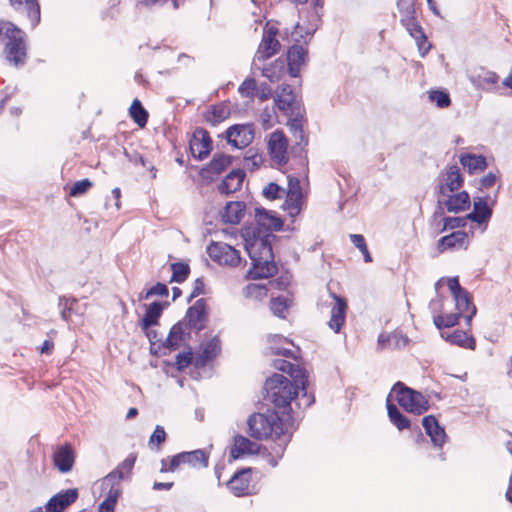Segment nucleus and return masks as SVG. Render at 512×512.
<instances>
[{"instance_id":"obj_32","label":"nucleus","mask_w":512,"mask_h":512,"mask_svg":"<svg viewBox=\"0 0 512 512\" xmlns=\"http://www.w3.org/2000/svg\"><path fill=\"white\" fill-rule=\"evenodd\" d=\"M246 205L242 201L228 202L221 212V219L228 224H238L245 215Z\"/></svg>"},{"instance_id":"obj_59","label":"nucleus","mask_w":512,"mask_h":512,"mask_svg":"<svg viewBox=\"0 0 512 512\" xmlns=\"http://www.w3.org/2000/svg\"><path fill=\"white\" fill-rule=\"evenodd\" d=\"M154 295H160V296H167L168 295V288L165 284L157 283L153 287H151L145 294L144 298L148 299L151 296Z\"/></svg>"},{"instance_id":"obj_15","label":"nucleus","mask_w":512,"mask_h":512,"mask_svg":"<svg viewBox=\"0 0 512 512\" xmlns=\"http://www.w3.org/2000/svg\"><path fill=\"white\" fill-rule=\"evenodd\" d=\"M302 191L300 181L296 177H288V190L286 200L284 202V209L288 210L291 217H295L301 210Z\"/></svg>"},{"instance_id":"obj_34","label":"nucleus","mask_w":512,"mask_h":512,"mask_svg":"<svg viewBox=\"0 0 512 512\" xmlns=\"http://www.w3.org/2000/svg\"><path fill=\"white\" fill-rule=\"evenodd\" d=\"M492 215V209L488 206L487 197H479L474 201L473 211L467 214L468 220L482 224L487 222Z\"/></svg>"},{"instance_id":"obj_17","label":"nucleus","mask_w":512,"mask_h":512,"mask_svg":"<svg viewBox=\"0 0 512 512\" xmlns=\"http://www.w3.org/2000/svg\"><path fill=\"white\" fill-rule=\"evenodd\" d=\"M182 464H189L193 467H207L208 456L203 450L181 452L170 458V469L176 470Z\"/></svg>"},{"instance_id":"obj_31","label":"nucleus","mask_w":512,"mask_h":512,"mask_svg":"<svg viewBox=\"0 0 512 512\" xmlns=\"http://www.w3.org/2000/svg\"><path fill=\"white\" fill-rule=\"evenodd\" d=\"M221 344L218 337H213L201 346V352L195 359L196 366H205L209 361L218 356Z\"/></svg>"},{"instance_id":"obj_9","label":"nucleus","mask_w":512,"mask_h":512,"mask_svg":"<svg viewBox=\"0 0 512 512\" xmlns=\"http://www.w3.org/2000/svg\"><path fill=\"white\" fill-rule=\"evenodd\" d=\"M210 258L220 265L237 266L240 261V253L238 250L224 242H214L207 248Z\"/></svg>"},{"instance_id":"obj_53","label":"nucleus","mask_w":512,"mask_h":512,"mask_svg":"<svg viewBox=\"0 0 512 512\" xmlns=\"http://www.w3.org/2000/svg\"><path fill=\"white\" fill-rule=\"evenodd\" d=\"M287 308L288 306L285 298L278 297L271 300L270 309L275 316L284 318Z\"/></svg>"},{"instance_id":"obj_37","label":"nucleus","mask_w":512,"mask_h":512,"mask_svg":"<svg viewBox=\"0 0 512 512\" xmlns=\"http://www.w3.org/2000/svg\"><path fill=\"white\" fill-rule=\"evenodd\" d=\"M441 336L451 344L460 346L462 348H468L471 350L475 349V339L468 335L467 332L461 330H455L452 333L445 334L441 333Z\"/></svg>"},{"instance_id":"obj_7","label":"nucleus","mask_w":512,"mask_h":512,"mask_svg":"<svg viewBox=\"0 0 512 512\" xmlns=\"http://www.w3.org/2000/svg\"><path fill=\"white\" fill-rule=\"evenodd\" d=\"M447 284L454 297L458 313L462 315L469 312L465 319L467 324L470 325L473 316L476 314V307L472 305L469 293L461 287L458 277L449 278Z\"/></svg>"},{"instance_id":"obj_61","label":"nucleus","mask_w":512,"mask_h":512,"mask_svg":"<svg viewBox=\"0 0 512 512\" xmlns=\"http://www.w3.org/2000/svg\"><path fill=\"white\" fill-rule=\"evenodd\" d=\"M416 41V44L418 46L419 53L421 57L426 56V54L429 52L431 45L427 41V37L424 34L423 38H414Z\"/></svg>"},{"instance_id":"obj_21","label":"nucleus","mask_w":512,"mask_h":512,"mask_svg":"<svg viewBox=\"0 0 512 512\" xmlns=\"http://www.w3.org/2000/svg\"><path fill=\"white\" fill-rule=\"evenodd\" d=\"M206 303L204 299H199L195 304L188 308L186 319L189 329L200 331L204 328L206 322Z\"/></svg>"},{"instance_id":"obj_51","label":"nucleus","mask_w":512,"mask_h":512,"mask_svg":"<svg viewBox=\"0 0 512 512\" xmlns=\"http://www.w3.org/2000/svg\"><path fill=\"white\" fill-rule=\"evenodd\" d=\"M429 99L432 102L436 103V105L439 108H446L451 103L449 94L447 92L439 91V90L431 91L429 93Z\"/></svg>"},{"instance_id":"obj_57","label":"nucleus","mask_w":512,"mask_h":512,"mask_svg":"<svg viewBox=\"0 0 512 512\" xmlns=\"http://www.w3.org/2000/svg\"><path fill=\"white\" fill-rule=\"evenodd\" d=\"M165 440H166V432H165L164 428L160 425H157L155 427L154 432L152 433V435L149 438V444L153 445L154 443H156L157 445H160V444L164 443Z\"/></svg>"},{"instance_id":"obj_25","label":"nucleus","mask_w":512,"mask_h":512,"mask_svg":"<svg viewBox=\"0 0 512 512\" xmlns=\"http://www.w3.org/2000/svg\"><path fill=\"white\" fill-rule=\"evenodd\" d=\"M422 425L426 434L430 437L431 442L437 447H442L446 441L447 435L444 428L439 425L437 419L433 415L425 416L422 419Z\"/></svg>"},{"instance_id":"obj_36","label":"nucleus","mask_w":512,"mask_h":512,"mask_svg":"<svg viewBox=\"0 0 512 512\" xmlns=\"http://www.w3.org/2000/svg\"><path fill=\"white\" fill-rule=\"evenodd\" d=\"M290 132L296 140V145L292 148V151L302 152L304 147L307 145L308 140L304 135L303 124L300 118L290 119L287 123Z\"/></svg>"},{"instance_id":"obj_35","label":"nucleus","mask_w":512,"mask_h":512,"mask_svg":"<svg viewBox=\"0 0 512 512\" xmlns=\"http://www.w3.org/2000/svg\"><path fill=\"white\" fill-rule=\"evenodd\" d=\"M408 342V337L398 331L389 334L382 333L378 337V345L381 349H402Z\"/></svg>"},{"instance_id":"obj_42","label":"nucleus","mask_w":512,"mask_h":512,"mask_svg":"<svg viewBox=\"0 0 512 512\" xmlns=\"http://www.w3.org/2000/svg\"><path fill=\"white\" fill-rule=\"evenodd\" d=\"M294 100L295 97L291 86L284 85L282 86L280 92L277 94L275 98V103L278 109H280L281 111H288Z\"/></svg>"},{"instance_id":"obj_38","label":"nucleus","mask_w":512,"mask_h":512,"mask_svg":"<svg viewBox=\"0 0 512 512\" xmlns=\"http://www.w3.org/2000/svg\"><path fill=\"white\" fill-rule=\"evenodd\" d=\"M163 308V304L158 301H154L148 306L140 324L144 331L158 324V319L162 315Z\"/></svg>"},{"instance_id":"obj_30","label":"nucleus","mask_w":512,"mask_h":512,"mask_svg":"<svg viewBox=\"0 0 512 512\" xmlns=\"http://www.w3.org/2000/svg\"><path fill=\"white\" fill-rule=\"evenodd\" d=\"M53 462L55 467L62 473H67L72 470L74 465V453L69 445L59 447L53 455Z\"/></svg>"},{"instance_id":"obj_1","label":"nucleus","mask_w":512,"mask_h":512,"mask_svg":"<svg viewBox=\"0 0 512 512\" xmlns=\"http://www.w3.org/2000/svg\"><path fill=\"white\" fill-rule=\"evenodd\" d=\"M245 249L251 259L252 268L248 275L251 279H262L273 276L277 272L272 250V233L259 229H246L244 233Z\"/></svg>"},{"instance_id":"obj_4","label":"nucleus","mask_w":512,"mask_h":512,"mask_svg":"<svg viewBox=\"0 0 512 512\" xmlns=\"http://www.w3.org/2000/svg\"><path fill=\"white\" fill-rule=\"evenodd\" d=\"M5 39L6 59L15 66L24 65L27 56L25 33L9 21H0V40Z\"/></svg>"},{"instance_id":"obj_64","label":"nucleus","mask_w":512,"mask_h":512,"mask_svg":"<svg viewBox=\"0 0 512 512\" xmlns=\"http://www.w3.org/2000/svg\"><path fill=\"white\" fill-rule=\"evenodd\" d=\"M351 242L359 249H365L366 242L361 234H350Z\"/></svg>"},{"instance_id":"obj_49","label":"nucleus","mask_w":512,"mask_h":512,"mask_svg":"<svg viewBox=\"0 0 512 512\" xmlns=\"http://www.w3.org/2000/svg\"><path fill=\"white\" fill-rule=\"evenodd\" d=\"M257 90V83L253 78H246L238 88V92L244 98L253 99Z\"/></svg>"},{"instance_id":"obj_24","label":"nucleus","mask_w":512,"mask_h":512,"mask_svg":"<svg viewBox=\"0 0 512 512\" xmlns=\"http://www.w3.org/2000/svg\"><path fill=\"white\" fill-rule=\"evenodd\" d=\"M231 164V157L224 154H215L210 163L201 169L200 176L204 179L214 180Z\"/></svg>"},{"instance_id":"obj_46","label":"nucleus","mask_w":512,"mask_h":512,"mask_svg":"<svg viewBox=\"0 0 512 512\" xmlns=\"http://www.w3.org/2000/svg\"><path fill=\"white\" fill-rule=\"evenodd\" d=\"M284 71V62L276 60L272 65L262 69V75L268 78L271 82L278 81Z\"/></svg>"},{"instance_id":"obj_2","label":"nucleus","mask_w":512,"mask_h":512,"mask_svg":"<svg viewBox=\"0 0 512 512\" xmlns=\"http://www.w3.org/2000/svg\"><path fill=\"white\" fill-rule=\"evenodd\" d=\"M247 424L249 435L254 439L263 440L272 436L280 439L281 436H286L289 428L293 426V418L290 413L284 416L277 411H268L252 414Z\"/></svg>"},{"instance_id":"obj_56","label":"nucleus","mask_w":512,"mask_h":512,"mask_svg":"<svg viewBox=\"0 0 512 512\" xmlns=\"http://www.w3.org/2000/svg\"><path fill=\"white\" fill-rule=\"evenodd\" d=\"M192 359H193V356H192V352L191 351L179 353L176 356V366H177V369L178 370H184L185 368H187L191 364Z\"/></svg>"},{"instance_id":"obj_44","label":"nucleus","mask_w":512,"mask_h":512,"mask_svg":"<svg viewBox=\"0 0 512 512\" xmlns=\"http://www.w3.org/2000/svg\"><path fill=\"white\" fill-rule=\"evenodd\" d=\"M401 23L405 27V29L407 30V32L410 34L411 37H413V38H423L424 37V32H423L421 26L419 25V23L417 22L415 17L412 16L411 14L405 15L404 17H402Z\"/></svg>"},{"instance_id":"obj_40","label":"nucleus","mask_w":512,"mask_h":512,"mask_svg":"<svg viewBox=\"0 0 512 512\" xmlns=\"http://www.w3.org/2000/svg\"><path fill=\"white\" fill-rule=\"evenodd\" d=\"M460 163L471 174L476 171H483L487 167L486 158L482 155H462L460 157Z\"/></svg>"},{"instance_id":"obj_50","label":"nucleus","mask_w":512,"mask_h":512,"mask_svg":"<svg viewBox=\"0 0 512 512\" xmlns=\"http://www.w3.org/2000/svg\"><path fill=\"white\" fill-rule=\"evenodd\" d=\"M244 293L247 298L260 300L267 296V289L263 285L252 283L244 288Z\"/></svg>"},{"instance_id":"obj_5","label":"nucleus","mask_w":512,"mask_h":512,"mask_svg":"<svg viewBox=\"0 0 512 512\" xmlns=\"http://www.w3.org/2000/svg\"><path fill=\"white\" fill-rule=\"evenodd\" d=\"M392 394L407 412L421 415L429 409L428 400L420 392L405 386L402 382L394 384L390 395Z\"/></svg>"},{"instance_id":"obj_10","label":"nucleus","mask_w":512,"mask_h":512,"mask_svg":"<svg viewBox=\"0 0 512 512\" xmlns=\"http://www.w3.org/2000/svg\"><path fill=\"white\" fill-rule=\"evenodd\" d=\"M255 129L253 124H235L226 131V139L236 148H245L254 140Z\"/></svg>"},{"instance_id":"obj_45","label":"nucleus","mask_w":512,"mask_h":512,"mask_svg":"<svg viewBox=\"0 0 512 512\" xmlns=\"http://www.w3.org/2000/svg\"><path fill=\"white\" fill-rule=\"evenodd\" d=\"M172 277L170 282L181 283L187 279L190 273L189 265L182 262L171 264Z\"/></svg>"},{"instance_id":"obj_52","label":"nucleus","mask_w":512,"mask_h":512,"mask_svg":"<svg viewBox=\"0 0 512 512\" xmlns=\"http://www.w3.org/2000/svg\"><path fill=\"white\" fill-rule=\"evenodd\" d=\"M468 218L466 217H445L443 219V227L441 232L446 230H452L456 228H462L466 225Z\"/></svg>"},{"instance_id":"obj_6","label":"nucleus","mask_w":512,"mask_h":512,"mask_svg":"<svg viewBox=\"0 0 512 512\" xmlns=\"http://www.w3.org/2000/svg\"><path fill=\"white\" fill-rule=\"evenodd\" d=\"M464 182L463 176L460 173V168L457 165L446 167L440 172L437 178L436 194L438 196H447L449 193H454L460 190Z\"/></svg>"},{"instance_id":"obj_62","label":"nucleus","mask_w":512,"mask_h":512,"mask_svg":"<svg viewBox=\"0 0 512 512\" xmlns=\"http://www.w3.org/2000/svg\"><path fill=\"white\" fill-rule=\"evenodd\" d=\"M497 180V175L494 172H488L486 175H484L481 180V186L484 188L492 187Z\"/></svg>"},{"instance_id":"obj_22","label":"nucleus","mask_w":512,"mask_h":512,"mask_svg":"<svg viewBox=\"0 0 512 512\" xmlns=\"http://www.w3.org/2000/svg\"><path fill=\"white\" fill-rule=\"evenodd\" d=\"M255 218L257 222V227L249 228L250 230H256L259 229L263 232L271 233L272 230H279L281 229L283 223L279 217L276 215L266 211L263 208H256L255 209Z\"/></svg>"},{"instance_id":"obj_27","label":"nucleus","mask_w":512,"mask_h":512,"mask_svg":"<svg viewBox=\"0 0 512 512\" xmlns=\"http://www.w3.org/2000/svg\"><path fill=\"white\" fill-rule=\"evenodd\" d=\"M259 448L257 443L242 435H237L234 437V443L230 449V458L236 460L244 455L257 453Z\"/></svg>"},{"instance_id":"obj_39","label":"nucleus","mask_w":512,"mask_h":512,"mask_svg":"<svg viewBox=\"0 0 512 512\" xmlns=\"http://www.w3.org/2000/svg\"><path fill=\"white\" fill-rule=\"evenodd\" d=\"M102 485V490L106 493V498L99 505V512H113L117 499L121 493L120 486Z\"/></svg>"},{"instance_id":"obj_18","label":"nucleus","mask_w":512,"mask_h":512,"mask_svg":"<svg viewBox=\"0 0 512 512\" xmlns=\"http://www.w3.org/2000/svg\"><path fill=\"white\" fill-rule=\"evenodd\" d=\"M136 461V456L130 454L112 472L103 478V485L120 486V481L127 478Z\"/></svg>"},{"instance_id":"obj_19","label":"nucleus","mask_w":512,"mask_h":512,"mask_svg":"<svg viewBox=\"0 0 512 512\" xmlns=\"http://www.w3.org/2000/svg\"><path fill=\"white\" fill-rule=\"evenodd\" d=\"M78 498V491L75 488L60 491L47 502L45 509L47 512H62Z\"/></svg>"},{"instance_id":"obj_11","label":"nucleus","mask_w":512,"mask_h":512,"mask_svg":"<svg viewBox=\"0 0 512 512\" xmlns=\"http://www.w3.org/2000/svg\"><path fill=\"white\" fill-rule=\"evenodd\" d=\"M288 141L282 131L271 133L268 141V151L271 159L278 165H285L288 160Z\"/></svg>"},{"instance_id":"obj_41","label":"nucleus","mask_w":512,"mask_h":512,"mask_svg":"<svg viewBox=\"0 0 512 512\" xmlns=\"http://www.w3.org/2000/svg\"><path fill=\"white\" fill-rule=\"evenodd\" d=\"M387 410L390 421L399 430L409 428V419L406 416H404L394 404H391L389 399H387Z\"/></svg>"},{"instance_id":"obj_58","label":"nucleus","mask_w":512,"mask_h":512,"mask_svg":"<svg viewBox=\"0 0 512 512\" xmlns=\"http://www.w3.org/2000/svg\"><path fill=\"white\" fill-rule=\"evenodd\" d=\"M228 116V111L224 106H215L212 110V118L209 119L214 125L220 123Z\"/></svg>"},{"instance_id":"obj_48","label":"nucleus","mask_w":512,"mask_h":512,"mask_svg":"<svg viewBox=\"0 0 512 512\" xmlns=\"http://www.w3.org/2000/svg\"><path fill=\"white\" fill-rule=\"evenodd\" d=\"M263 161V157L261 154L257 153L253 149H249L246 151L244 156V167L249 170L257 169Z\"/></svg>"},{"instance_id":"obj_43","label":"nucleus","mask_w":512,"mask_h":512,"mask_svg":"<svg viewBox=\"0 0 512 512\" xmlns=\"http://www.w3.org/2000/svg\"><path fill=\"white\" fill-rule=\"evenodd\" d=\"M129 113L131 118L139 127L142 128L147 124L148 112L144 109L140 100H133L129 109Z\"/></svg>"},{"instance_id":"obj_8","label":"nucleus","mask_w":512,"mask_h":512,"mask_svg":"<svg viewBox=\"0 0 512 512\" xmlns=\"http://www.w3.org/2000/svg\"><path fill=\"white\" fill-rule=\"evenodd\" d=\"M438 210L434 216L442 215L444 210L449 213H459L470 207V196L466 191H457L449 193L447 196L437 197Z\"/></svg>"},{"instance_id":"obj_60","label":"nucleus","mask_w":512,"mask_h":512,"mask_svg":"<svg viewBox=\"0 0 512 512\" xmlns=\"http://www.w3.org/2000/svg\"><path fill=\"white\" fill-rule=\"evenodd\" d=\"M281 188L276 183H269L264 189H263V195L267 199H276L280 198Z\"/></svg>"},{"instance_id":"obj_12","label":"nucleus","mask_w":512,"mask_h":512,"mask_svg":"<svg viewBox=\"0 0 512 512\" xmlns=\"http://www.w3.org/2000/svg\"><path fill=\"white\" fill-rule=\"evenodd\" d=\"M273 367L279 371L287 373L290 375L291 379L294 381L297 387H301L303 391V396L307 394V385H308V373L307 371L295 365L287 360L277 359L273 362Z\"/></svg>"},{"instance_id":"obj_63","label":"nucleus","mask_w":512,"mask_h":512,"mask_svg":"<svg viewBox=\"0 0 512 512\" xmlns=\"http://www.w3.org/2000/svg\"><path fill=\"white\" fill-rule=\"evenodd\" d=\"M204 291V282L201 278H197L194 282L193 290L190 294V299L197 297L198 295L202 294Z\"/></svg>"},{"instance_id":"obj_29","label":"nucleus","mask_w":512,"mask_h":512,"mask_svg":"<svg viewBox=\"0 0 512 512\" xmlns=\"http://www.w3.org/2000/svg\"><path fill=\"white\" fill-rule=\"evenodd\" d=\"M307 51L299 45H294L287 52V65L292 77L299 75L301 66L305 64Z\"/></svg>"},{"instance_id":"obj_26","label":"nucleus","mask_w":512,"mask_h":512,"mask_svg":"<svg viewBox=\"0 0 512 512\" xmlns=\"http://www.w3.org/2000/svg\"><path fill=\"white\" fill-rule=\"evenodd\" d=\"M332 297L334 305L331 308V318L328 324L334 332L338 333L345 322L347 302L336 294H332Z\"/></svg>"},{"instance_id":"obj_47","label":"nucleus","mask_w":512,"mask_h":512,"mask_svg":"<svg viewBox=\"0 0 512 512\" xmlns=\"http://www.w3.org/2000/svg\"><path fill=\"white\" fill-rule=\"evenodd\" d=\"M460 315L459 313H451L445 316H434V324L438 329L453 327L458 323Z\"/></svg>"},{"instance_id":"obj_14","label":"nucleus","mask_w":512,"mask_h":512,"mask_svg":"<svg viewBox=\"0 0 512 512\" xmlns=\"http://www.w3.org/2000/svg\"><path fill=\"white\" fill-rule=\"evenodd\" d=\"M191 154L195 159L203 160L212 149L209 133L203 128H197L189 142Z\"/></svg>"},{"instance_id":"obj_33","label":"nucleus","mask_w":512,"mask_h":512,"mask_svg":"<svg viewBox=\"0 0 512 512\" xmlns=\"http://www.w3.org/2000/svg\"><path fill=\"white\" fill-rule=\"evenodd\" d=\"M244 177L245 173L240 169L231 171L218 186L219 192L229 195L240 190Z\"/></svg>"},{"instance_id":"obj_23","label":"nucleus","mask_w":512,"mask_h":512,"mask_svg":"<svg viewBox=\"0 0 512 512\" xmlns=\"http://www.w3.org/2000/svg\"><path fill=\"white\" fill-rule=\"evenodd\" d=\"M13 9L26 15L34 28L40 22V5L37 0H9Z\"/></svg>"},{"instance_id":"obj_13","label":"nucleus","mask_w":512,"mask_h":512,"mask_svg":"<svg viewBox=\"0 0 512 512\" xmlns=\"http://www.w3.org/2000/svg\"><path fill=\"white\" fill-rule=\"evenodd\" d=\"M277 29L274 27L265 28L262 40L255 54V59L258 61H265L278 53L280 50V43L276 39Z\"/></svg>"},{"instance_id":"obj_54","label":"nucleus","mask_w":512,"mask_h":512,"mask_svg":"<svg viewBox=\"0 0 512 512\" xmlns=\"http://www.w3.org/2000/svg\"><path fill=\"white\" fill-rule=\"evenodd\" d=\"M92 185L93 184L89 179H83V180L77 181L71 187L70 195L73 197H78L80 195H83L92 187Z\"/></svg>"},{"instance_id":"obj_16","label":"nucleus","mask_w":512,"mask_h":512,"mask_svg":"<svg viewBox=\"0 0 512 512\" xmlns=\"http://www.w3.org/2000/svg\"><path fill=\"white\" fill-rule=\"evenodd\" d=\"M190 338V329L186 321H179L172 326L166 339L162 343V347L169 350H176L186 344Z\"/></svg>"},{"instance_id":"obj_3","label":"nucleus","mask_w":512,"mask_h":512,"mask_svg":"<svg viewBox=\"0 0 512 512\" xmlns=\"http://www.w3.org/2000/svg\"><path fill=\"white\" fill-rule=\"evenodd\" d=\"M266 391V399L274 404V406L281 410L280 414L287 416L291 414V401L297 397L301 387H297L294 381L289 380L282 374H273L269 377L264 384Z\"/></svg>"},{"instance_id":"obj_20","label":"nucleus","mask_w":512,"mask_h":512,"mask_svg":"<svg viewBox=\"0 0 512 512\" xmlns=\"http://www.w3.org/2000/svg\"><path fill=\"white\" fill-rule=\"evenodd\" d=\"M251 468H243L236 472L227 482V486L235 496H244L249 492Z\"/></svg>"},{"instance_id":"obj_55","label":"nucleus","mask_w":512,"mask_h":512,"mask_svg":"<svg viewBox=\"0 0 512 512\" xmlns=\"http://www.w3.org/2000/svg\"><path fill=\"white\" fill-rule=\"evenodd\" d=\"M498 80L499 76L493 71H485L478 75V82L481 86H484L485 84L494 85L498 82Z\"/></svg>"},{"instance_id":"obj_28","label":"nucleus","mask_w":512,"mask_h":512,"mask_svg":"<svg viewBox=\"0 0 512 512\" xmlns=\"http://www.w3.org/2000/svg\"><path fill=\"white\" fill-rule=\"evenodd\" d=\"M468 235L465 231H454L449 235L440 238L437 242V249L439 252H444L448 249L466 248Z\"/></svg>"}]
</instances>
